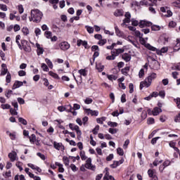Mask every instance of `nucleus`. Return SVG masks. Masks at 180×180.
Here are the masks:
<instances>
[{
    "label": "nucleus",
    "mask_w": 180,
    "mask_h": 180,
    "mask_svg": "<svg viewBox=\"0 0 180 180\" xmlns=\"http://www.w3.org/2000/svg\"><path fill=\"white\" fill-rule=\"evenodd\" d=\"M44 36L46 37V39H51V36H53V33L50 31H46L44 32Z\"/></svg>",
    "instance_id": "a19ab883"
},
{
    "label": "nucleus",
    "mask_w": 180,
    "mask_h": 180,
    "mask_svg": "<svg viewBox=\"0 0 180 180\" xmlns=\"http://www.w3.org/2000/svg\"><path fill=\"white\" fill-rule=\"evenodd\" d=\"M1 109H4V110L11 109V105H9V104H1Z\"/></svg>",
    "instance_id": "13d9d810"
},
{
    "label": "nucleus",
    "mask_w": 180,
    "mask_h": 180,
    "mask_svg": "<svg viewBox=\"0 0 180 180\" xmlns=\"http://www.w3.org/2000/svg\"><path fill=\"white\" fill-rule=\"evenodd\" d=\"M108 124L110 126V127H117V124L116 122H108Z\"/></svg>",
    "instance_id": "052dcab7"
},
{
    "label": "nucleus",
    "mask_w": 180,
    "mask_h": 180,
    "mask_svg": "<svg viewBox=\"0 0 180 180\" xmlns=\"http://www.w3.org/2000/svg\"><path fill=\"white\" fill-rule=\"evenodd\" d=\"M161 112H162V110H161V108H158V107H155L153 110H152V113L153 115V116H158V115H160V113H161Z\"/></svg>",
    "instance_id": "b1692460"
},
{
    "label": "nucleus",
    "mask_w": 180,
    "mask_h": 180,
    "mask_svg": "<svg viewBox=\"0 0 180 180\" xmlns=\"http://www.w3.org/2000/svg\"><path fill=\"white\" fill-rule=\"evenodd\" d=\"M30 141L31 143H34V141H36V135L32 134L31 136L30 137Z\"/></svg>",
    "instance_id": "69168bd1"
},
{
    "label": "nucleus",
    "mask_w": 180,
    "mask_h": 180,
    "mask_svg": "<svg viewBox=\"0 0 180 180\" xmlns=\"http://www.w3.org/2000/svg\"><path fill=\"white\" fill-rule=\"evenodd\" d=\"M96 69L99 72H102V71H103L105 69V66L101 63H98L96 65Z\"/></svg>",
    "instance_id": "72a5a7b5"
},
{
    "label": "nucleus",
    "mask_w": 180,
    "mask_h": 180,
    "mask_svg": "<svg viewBox=\"0 0 180 180\" xmlns=\"http://www.w3.org/2000/svg\"><path fill=\"white\" fill-rule=\"evenodd\" d=\"M67 112H70L73 115V116H77V111L74 110V108H72V106L71 105H67Z\"/></svg>",
    "instance_id": "4be33fe9"
},
{
    "label": "nucleus",
    "mask_w": 180,
    "mask_h": 180,
    "mask_svg": "<svg viewBox=\"0 0 180 180\" xmlns=\"http://www.w3.org/2000/svg\"><path fill=\"white\" fill-rule=\"evenodd\" d=\"M174 102L176 103L177 108L180 109V98H174Z\"/></svg>",
    "instance_id": "774afa93"
},
{
    "label": "nucleus",
    "mask_w": 180,
    "mask_h": 180,
    "mask_svg": "<svg viewBox=\"0 0 180 180\" xmlns=\"http://www.w3.org/2000/svg\"><path fill=\"white\" fill-rule=\"evenodd\" d=\"M92 102H94V100H92L91 98H86L84 100V103H86V105H91Z\"/></svg>",
    "instance_id": "3c124183"
},
{
    "label": "nucleus",
    "mask_w": 180,
    "mask_h": 180,
    "mask_svg": "<svg viewBox=\"0 0 180 180\" xmlns=\"http://www.w3.org/2000/svg\"><path fill=\"white\" fill-rule=\"evenodd\" d=\"M45 61L47 65L49 67V68L53 69V62H51V60H50V59L49 58H46Z\"/></svg>",
    "instance_id": "37998d69"
},
{
    "label": "nucleus",
    "mask_w": 180,
    "mask_h": 180,
    "mask_svg": "<svg viewBox=\"0 0 180 180\" xmlns=\"http://www.w3.org/2000/svg\"><path fill=\"white\" fill-rule=\"evenodd\" d=\"M122 58L124 61L128 63V61H130L131 60V56H130V54L125 53L122 55Z\"/></svg>",
    "instance_id": "bb28decb"
},
{
    "label": "nucleus",
    "mask_w": 180,
    "mask_h": 180,
    "mask_svg": "<svg viewBox=\"0 0 180 180\" xmlns=\"http://www.w3.org/2000/svg\"><path fill=\"white\" fill-rule=\"evenodd\" d=\"M0 9H1V11H3L4 12H6V11H8V6L5 4H0Z\"/></svg>",
    "instance_id": "8fccbe9b"
},
{
    "label": "nucleus",
    "mask_w": 180,
    "mask_h": 180,
    "mask_svg": "<svg viewBox=\"0 0 180 180\" xmlns=\"http://www.w3.org/2000/svg\"><path fill=\"white\" fill-rule=\"evenodd\" d=\"M146 49L150 50L151 51H155L158 56H162V54H165V53H168V46H164L161 49H158L150 44H146Z\"/></svg>",
    "instance_id": "7ed1b4c3"
},
{
    "label": "nucleus",
    "mask_w": 180,
    "mask_h": 180,
    "mask_svg": "<svg viewBox=\"0 0 180 180\" xmlns=\"http://www.w3.org/2000/svg\"><path fill=\"white\" fill-rule=\"evenodd\" d=\"M105 175H104L103 179H104V180H109V179H110V180H112V178H113V176L109 175V171H108V167H106V168L105 169Z\"/></svg>",
    "instance_id": "5701e85b"
},
{
    "label": "nucleus",
    "mask_w": 180,
    "mask_h": 180,
    "mask_svg": "<svg viewBox=\"0 0 180 180\" xmlns=\"http://www.w3.org/2000/svg\"><path fill=\"white\" fill-rule=\"evenodd\" d=\"M171 164V162L169 160H166L163 162V165L162 166H160L159 169L160 172H162L164 171V168L166 167H168Z\"/></svg>",
    "instance_id": "412c9836"
},
{
    "label": "nucleus",
    "mask_w": 180,
    "mask_h": 180,
    "mask_svg": "<svg viewBox=\"0 0 180 180\" xmlns=\"http://www.w3.org/2000/svg\"><path fill=\"white\" fill-rule=\"evenodd\" d=\"M68 109L67 108V105H65V107L64 106H59L58 107V110H59V112H64L65 110H68Z\"/></svg>",
    "instance_id": "4d7b16f0"
},
{
    "label": "nucleus",
    "mask_w": 180,
    "mask_h": 180,
    "mask_svg": "<svg viewBox=\"0 0 180 180\" xmlns=\"http://www.w3.org/2000/svg\"><path fill=\"white\" fill-rule=\"evenodd\" d=\"M155 78H157V74L153 72L146 78V79H148V81L151 84V82H153V79H155Z\"/></svg>",
    "instance_id": "393cba45"
},
{
    "label": "nucleus",
    "mask_w": 180,
    "mask_h": 180,
    "mask_svg": "<svg viewBox=\"0 0 180 180\" xmlns=\"http://www.w3.org/2000/svg\"><path fill=\"white\" fill-rule=\"evenodd\" d=\"M152 30L154 32H158V30H161V27L160 25H152L151 27Z\"/></svg>",
    "instance_id": "ea45409f"
},
{
    "label": "nucleus",
    "mask_w": 180,
    "mask_h": 180,
    "mask_svg": "<svg viewBox=\"0 0 180 180\" xmlns=\"http://www.w3.org/2000/svg\"><path fill=\"white\" fill-rule=\"evenodd\" d=\"M43 82H44V86H48L49 89H53V85H50V83L49 82V79L44 78L43 79Z\"/></svg>",
    "instance_id": "c85d7f7f"
},
{
    "label": "nucleus",
    "mask_w": 180,
    "mask_h": 180,
    "mask_svg": "<svg viewBox=\"0 0 180 180\" xmlns=\"http://www.w3.org/2000/svg\"><path fill=\"white\" fill-rule=\"evenodd\" d=\"M69 127L71 129V130H75L77 134V139L79 140V139H81V135L82 134V132H81V130H79V127L74 124H69Z\"/></svg>",
    "instance_id": "39448f33"
},
{
    "label": "nucleus",
    "mask_w": 180,
    "mask_h": 180,
    "mask_svg": "<svg viewBox=\"0 0 180 180\" xmlns=\"http://www.w3.org/2000/svg\"><path fill=\"white\" fill-rule=\"evenodd\" d=\"M41 67L43 71H46V72H49V67H47V65H46L45 63H42Z\"/></svg>",
    "instance_id": "680f3d73"
},
{
    "label": "nucleus",
    "mask_w": 180,
    "mask_h": 180,
    "mask_svg": "<svg viewBox=\"0 0 180 180\" xmlns=\"http://www.w3.org/2000/svg\"><path fill=\"white\" fill-rule=\"evenodd\" d=\"M151 85V83L148 82V79H145V81L141 82L140 83V89H143V88H148Z\"/></svg>",
    "instance_id": "2eb2a0df"
},
{
    "label": "nucleus",
    "mask_w": 180,
    "mask_h": 180,
    "mask_svg": "<svg viewBox=\"0 0 180 180\" xmlns=\"http://www.w3.org/2000/svg\"><path fill=\"white\" fill-rule=\"evenodd\" d=\"M148 174L150 176V178H153V177L155 176V175H154V171H153L152 169H149L148 171Z\"/></svg>",
    "instance_id": "e2e57ef3"
},
{
    "label": "nucleus",
    "mask_w": 180,
    "mask_h": 180,
    "mask_svg": "<svg viewBox=\"0 0 180 180\" xmlns=\"http://www.w3.org/2000/svg\"><path fill=\"white\" fill-rule=\"evenodd\" d=\"M84 167L87 169H91V171H95V169H96V167H95V165H92V159L91 158H89L86 160V164L84 165Z\"/></svg>",
    "instance_id": "423d86ee"
},
{
    "label": "nucleus",
    "mask_w": 180,
    "mask_h": 180,
    "mask_svg": "<svg viewBox=\"0 0 180 180\" xmlns=\"http://www.w3.org/2000/svg\"><path fill=\"white\" fill-rule=\"evenodd\" d=\"M130 71V67L127 66L124 68L122 69L121 72L123 75H129V72Z\"/></svg>",
    "instance_id": "cd10ccee"
},
{
    "label": "nucleus",
    "mask_w": 180,
    "mask_h": 180,
    "mask_svg": "<svg viewBox=\"0 0 180 180\" xmlns=\"http://www.w3.org/2000/svg\"><path fill=\"white\" fill-rule=\"evenodd\" d=\"M84 110L87 115H91V116H98L99 115V111L98 110H92L89 108H86Z\"/></svg>",
    "instance_id": "dca6fc26"
},
{
    "label": "nucleus",
    "mask_w": 180,
    "mask_h": 180,
    "mask_svg": "<svg viewBox=\"0 0 180 180\" xmlns=\"http://www.w3.org/2000/svg\"><path fill=\"white\" fill-rule=\"evenodd\" d=\"M53 147L56 148V150H58V151H64L65 148L63 146V143H58L56 141L53 142Z\"/></svg>",
    "instance_id": "f8f14e48"
},
{
    "label": "nucleus",
    "mask_w": 180,
    "mask_h": 180,
    "mask_svg": "<svg viewBox=\"0 0 180 180\" xmlns=\"http://www.w3.org/2000/svg\"><path fill=\"white\" fill-rule=\"evenodd\" d=\"M115 30L116 36H117L118 37H121L122 39H126V36L124 35V33H123V32H122L119 29V27H117V25L115 26Z\"/></svg>",
    "instance_id": "9d476101"
},
{
    "label": "nucleus",
    "mask_w": 180,
    "mask_h": 180,
    "mask_svg": "<svg viewBox=\"0 0 180 180\" xmlns=\"http://www.w3.org/2000/svg\"><path fill=\"white\" fill-rule=\"evenodd\" d=\"M55 164L57 167H58L59 172H61V173L64 172V167H63V164H61L58 162H56Z\"/></svg>",
    "instance_id": "c756f323"
},
{
    "label": "nucleus",
    "mask_w": 180,
    "mask_h": 180,
    "mask_svg": "<svg viewBox=\"0 0 180 180\" xmlns=\"http://www.w3.org/2000/svg\"><path fill=\"white\" fill-rule=\"evenodd\" d=\"M16 109L10 108V112L11 115H13V116H16L18 115V112H16Z\"/></svg>",
    "instance_id": "0e129e2a"
},
{
    "label": "nucleus",
    "mask_w": 180,
    "mask_h": 180,
    "mask_svg": "<svg viewBox=\"0 0 180 180\" xmlns=\"http://www.w3.org/2000/svg\"><path fill=\"white\" fill-rule=\"evenodd\" d=\"M23 86V82L20 81H15L13 86V89H16L17 88H20V86Z\"/></svg>",
    "instance_id": "a878e982"
},
{
    "label": "nucleus",
    "mask_w": 180,
    "mask_h": 180,
    "mask_svg": "<svg viewBox=\"0 0 180 180\" xmlns=\"http://www.w3.org/2000/svg\"><path fill=\"white\" fill-rule=\"evenodd\" d=\"M43 18V13L38 9H34L31 11V17L30 18V22H34L35 23H39Z\"/></svg>",
    "instance_id": "f257e3e1"
},
{
    "label": "nucleus",
    "mask_w": 180,
    "mask_h": 180,
    "mask_svg": "<svg viewBox=\"0 0 180 180\" xmlns=\"http://www.w3.org/2000/svg\"><path fill=\"white\" fill-rule=\"evenodd\" d=\"M124 162V159L122 158L120 161H114L113 164L110 165L111 168H117L119 165H122Z\"/></svg>",
    "instance_id": "f3484780"
},
{
    "label": "nucleus",
    "mask_w": 180,
    "mask_h": 180,
    "mask_svg": "<svg viewBox=\"0 0 180 180\" xmlns=\"http://www.w3.org/2000/svg\"><path fill=\"white\" fill-rule=\"evenodd\" d=\"M8 74V68L6 67V64L3 63L1 65V76L6 75Z\"/></svg>",
    "instance_id": "aec40b11"
},
{
    "label": "nucleus",
    "mask_w": 180,
    "mask_h": 180,
    "mask_svg": "<svg viewBox=\"0 0 180 180\" xmlns=\"http://www.w3.org/2000/svg\"><path fill=\"white\" fill-rule=\"evenodd\" d=\"M63 161L66 167H68V165H70V158L64 156L63 158Z\"/></svg>",
    "instance_id": "2f4dec72"
},
{
    "label": "nucleus",
    "mask_w": 180,
    "mask_h": 180,
    "mask_svg": "<svg viewBox=\"0 0 180 180\" xmlns=\"http://www.w3.org/2000/svg\"><path fill=\"white\" fill-rule=\"evenodd\" d=\"M117 153L119 155H124V151L121 148H118L117 149Z\"/></svg>",
    "instance_id": "6e6d98bb"
},
{
    "label": "nucleus",
    "mask_w": 180,
    "mask_h": 180,
    "mask_svg": "<svg viewBox=\"0 0 180 180\" xmlns=\"http://www.w3.org/2000/svg\"><path fill=\"white\" fill-rule=\"evenodd\" d=\"M114 15L115 16H123V10H116L115 12H114Z\"/></svg>",
    "instance_id": "e433bc0d"
},
{
    "label": "nucleus",
    "mask_w": 180,
    "mask_h": 180,
    "mask_svg": "<svg viewBox=\"0 0 180 180\" xmlns=\"http://www.w3.org/2000/svg\"><path fill=\"white\" fill-rule=\"evenodd\" d=\"M23 165V163L22 162H17L15 163V166L17 167L18 169H20V172L23 171V167H22Z\"/></svg>",
    "instance_id": "c9c22d12"
},
{
    "label": "nucleus",
    "mask_w": 180,
    "mask_h": 180,
    "mask_svg": "<svg viewBox=\"0 0 180 180\" xmlns=\"http://www.w3.org/2000/svg\"><path fill=\"white\" fill-rule=\"evenodd\" d=\"M111 56H108L106 57V60H115L116 58V56H115V54H113V52L111 51Z\"/></svg>",
    "instance_id": "bf43d9fd"
},
{
    "label": "nucleus",
    "mask_w": 180,
    "mask_h": 180,
    "mask_svg": "<svg viewBox=\"0 0 180 180\" xmlns=\"http://www.w3.org/2000/svg\"><path fill=\"white\" fill-rule=\"evenodd\" d=\"M107 78L110 80V81H116V79H117V76L115 75H107Z\"/></svg>",
    "instance_id": "f704fd0d"
},
{
    "label": "nucleus",
    "mask_w": 180,
    "mask_h": 180,
    "mask_svg": "<svg viewBox=\"0 0 180 180\" xmlns=\"http://www.w3.org/2000/svg\"><path fill=\"white\" fill-rule=\"evenodd\" d=\"M79 155H80V158L82 160V161H85V160H86V158H87L86 155H85L84 151L81 150L79 153Z\"/></svg>",
    "instance_id": "58836bf2"
},
{
    "label": "nucleus",
    "mask_w": 180,
    "mask_h": 180,
    "mask_svg": "<svg viewBox=\"0 0 180 180\" xmlns=\"http://www.w3.org/2000/svg\"><path fill=\"white\" fill-rule=\"evenodd\" d=\"M18 122H20V123H22V124H24V126H26V124H27V121L22 117L18 118Z\"/></svg>",
    "instance_id": "603ef678"
},
{
    "label": "nucleus",
    "mask_w": 180,
    "mask_h": 180,
    "mask_svg": "<svg viewBox=\"0 0 180 180\" xmlns=\"http://www.w3.org/2000/svg\"><path fill=\"white\" fill-rule=\"evenodd\" d=\"M160 11L161 12L165 13L163 14V16H165V18H171V16H172V11H169V8L167 6L161 7Z\"/></svg>",
    "instance_id": "0eeeda50"
},
{
    "label": "nucleus",
    "mask_w": 180,
    "mask_h": 180,
    "mask_svg": "<svg viewBox=\"0 0 180 180\" xmlns=\"http://www.w3.org/2000/svg\"><path fill=\"white\" fill-rule=\"evenodd\" d=\"M11 79H12V77L11 76V73L8 72L6 77V82H7V84H9Z\"/></svg>",
    "instance_id": "a18cd8bd"
},
{
    "label": "nucleus",
    "mask_w": 180,
    "mask_h": 180,
    "mask_svg": "<svg viewBox=\"0 0 180 180\" xmlns=\"http://www.w3.org/2000/svg\"><path fill=\"white\" fill-rule=\"evenodd\" d=\"M8 158H10L11 161L13 162L14 161H16L18 160V153L15 151H12L8 154Z\"/></svg>",
    "instance_id": "4468645a"
},
{
    "label": "nucleus",
    "mask_w": 180,
    "mask_h": 180,
    "mask_svg": "<svg viewBox=\"0 0 180 180\" xmlns=\"http://www.w3.org/2000/svg\"><path fill=\"white\" fill-rule=\"evenodd\" d=\"M25 172L30 177H33V173L30 172V169L25 167Z\"/></svg>",
    "instance_id": "49530a36"
},
{
    "label": "nucleus",
    "mask_w": 180,
    "mask_h": 180,
    "mask_svg": "<svg viewBox=\"0 0 180 180\" xmlns=\"http://www.w3.org/2000/svg\"><path fill=\"white\" fill-rule=\"evenodd\" d=\"M106 120V117H102L101 118H97L96 122L100 124H103V122Z\"/></svg>",
    "instance_id": "c03bdc74"
},
{
    "label": "nucleus",
    "mask_w": 180,
    "mask_h": 180,
    "mask_svg": "<svg viewBox=\"0 0 180 180\" xmlns=\"http://www.w3.org/2000/svg\"><path fill=\"white\" fill-rule=\"evenodd\" d=\"M37 56H41L44 53V49L39 44H36Z\"/></svg>",
    "instance_id": "6ab92c4d"
},
{
    "label": "nucleus",
    "mask_w": 180,
    "mask_h": 180,
    "mask_svg": "<svg viewBox=\"0 0 180 180\" xmlns=\"http://www.w3.org/2000/svg\"><path fill=\"white\" fill-rule=\"evenodd\" d=\"M169 29H174V28L176 27V22L170 21L169 22Z\"/></svg>",
    "instance_id": "4c0bfd02"
},
{
    "label": "nucleus",
    "mask_w": 180,
    "mask_h": 180,
    "mask_svg": "<svg viewBox=\"0 0 180 180\" xmlns=\"http://www.w3.org/2000/svg\"><path fill=\"white\" fill-rule=\"evenodd\" d=\"M49 75L52 77V78H54L55 79H60V77H58V75L57 73H54L53 72L50 71L49 72Z\"/></svg>",
    "instance_id": "473e14b6"
},
{
    "label": "nucleus",
    "mask_w": 180,
    "mask_h": 180,
    "mask_svg": "<svg viewBox=\"0 0 180 180\" xmlns=\"http://www.w3.org/2000/svg\"><path fill=\"white\" fill-rule=\"evenodd\" d=\"M19 40H20V35L18 34L15 37V43H17L19 49L22 50V45L20 44V42H19Z\"/></svg>",
    "instance_id": "7c9ffc66"
},
{
    "label": "nucleus",
    "mask_w": 180,
    "mask_h": 180,
    "mask_svg": "<svg viewBox=\"0 0 180 180\" xmlns=\"http://www.w3.org/2000/svg\"><path fill=\"white\" fill-rule=\"evenodd\" d=\"M78 72L79 74L78 79H79L80 82H82V77H86V75H88L86 69H81L78 71Z\"/></svg>",
    "instance_id": "9b49d317"
},
{
    "label": "nucleus",
    "mask_w": 180,
    "mask_h": 180,
    "mask_svg": "<svg viewBox=\"0 0 180 180\" xmlns=\"http://www.w3.org/2000/svg\"><path fill=\"white\" fill-rule=\"evenodd\" d=\"M124 17L125 18L123 20L122 26H124L126 23H129V22H131L132 26H140V22H139V20L134 18L131 19V14H130L129 12H127L124 14ZM130 19H131V21L130 20Z\"/></svg>",
    "instance_id": "f03ea898"
},
{
    "label": "nucleus",
    "mask_w": 180,
    "mask_h": 180,
    "mask_svg": "<svg viewBox=\"0 0 180 180\" xmlns=\"http://www.w3.org/2000/svg\"><path fill=\"white\" fill-rule=\"evenodd\" d=\"M85 28L86 29L88 33H90V34L94 33V27H92L91 26L86 25Z\"/></svg>",
    "instance_id": "de8ad7c7"
},
{
    "label": "nucleus",
    "mask_w": 180,
    "mask_h": 180,
    "mask_svg": "<svg viewBox=\"0 0 180 180\" xmlns=\"http://www.w3.org/2000/svg\"><path fill=\"white\" fill-rule=\"evenodd\" d=\"M150 26H153V23L151 22L146 20H142L139 22V27H141V29H143V27H150Z\"/></svg>",
    "instance_id": "6e6552de"
},
{
    "label": "nucleus",
    "mask_w": 180,
    "mask_h": 180,
    "mask_svg": "<svg viewBox=\"0 0 180 180\" xmlns=\"http://www.w3.org/2000/svg\"><path fill=\"white\" fill-rule=\"evenodd\" d=\"M21 47L22 50H24V51L26 53H30V51H32V47L30 46V44H29V42L26 40L21 41Z\"/></svg>",
    "instance_id": "20e7f679"
},
{
    "label": "nucleus",
    "mask_w": 180,
    "mask_h": 180,
    "mask_svg": "<svg viewBox=\"0 0 180 180\" xmlns=\"http://www.w3.org/2000/svg\"><path fill=\"white\" fill-rule=\"evenodd\" d=\"M139 78H143L144 77V69H141L139 72Z\"/></svg>",
    "instance_id": "338daca9"
},
{
    "label": "nucleus",
    "mask_w": 180,
    "mask_h": 180,
    "mask_svg": "<svg viewBox=\"0 0 180 180\" xmlns=\"http://www.w3.org/2000/svg\"><path fill=\"white\" fill-rule=\"evenodd\" d=\"M112 53L115 57H117L120 54H122V53H124V49H117L112 51Z\"/></svg>",
    "instance_id": "a211bd4d"
},
{
    "label": "nucleus",
    "mask_w": 180,
    "mask_h": 180,
    "mask_svg": "<svg viewBox=\"0 0 180 180\" xmlns=\"http://www.w3.org/2000/svg\"><path fill=\"white\" fill-rule=\"evenodd\" d=\"M19 13L22 14L25 12V9L23 8V6L22 4L18 5V6Z\"/></svg>",
    "instance_id": "5fc2aeb1"
},
{
    "label": "nucleus",
    "mask_w": 180,
    "mask_h": 180,
    "mask_svg": "<svg viewBox=\"0 0 180 180\" xmlns=\"http://www.w3.org/2000/svg\"><path fill=\"white\" fill-rule=\"evenodd\" d=\"M34 33H35L37 37H39V36H40V34H41V30H40L39 28H35Z\"/></svg>",
    "instance_id": "864d4df0"
},
{
    "label": "nucleus",
    "mask_w": 180,
    "mask_h": 180,
    "mask_svg": "<svg viewBox=\"0 0 180 180\" xmlns=\"http://www.w3.org/2000/svg\"><path fill=\"white\" fill-rule=\"evenodd\" d=\"M7 136H9L11 140L15 141L18 140V133L16 131L11 132L9 131H6Z\"/></svg>",
    "instance_id": "ddd939ff"
},
{
    "label": "nucleus",
    "mask_w": 180,
    "mask_h": 180,
    "mask_svg": "<svg viewBox=\"0 0 180 180\" xmlns=\"http://www.w3.org/2000/svg\"><path fill=\"white\" fill-rule=\"evenodd\" d=\"M22 32L23 34H25V36H27V34H29L30 33L29 28H27V27H22Z\"/></svg>",
    "instance_id": "79ce46f5"
},
{
    "label": "nucleus",
    "mask_w": 180,
    "mask_h": 180,
    "mask_svg": "<svg viewBox=\"0 0 180 180\" xmlns=\"http://www.w3.org/2000/svg\"><path fill=\"white\" fill-rule=\"evenodd\" d=\"M59 47L63 51H67V50H68L71 46L67 41H62L59 44Z\"/></svg>",
    "instance_id": "1a4fd4ad"
},
{
    "label": "nucleus",
    "mask_w": 180,
    "mask_h": 180,
    "mask_svg": "<svg viewBox=\"0 0 180 180\" xmlns=\"http://www.w3.org/2000/svg\"><path fill=\"white\" fill-rule=\"evenodd\" d=\"M133 34L136 36V37H143V34L140 33V31L136 30L134 32Z\"/></svg>",
    "instance_id": "09e8293b"
}]
</instances>
